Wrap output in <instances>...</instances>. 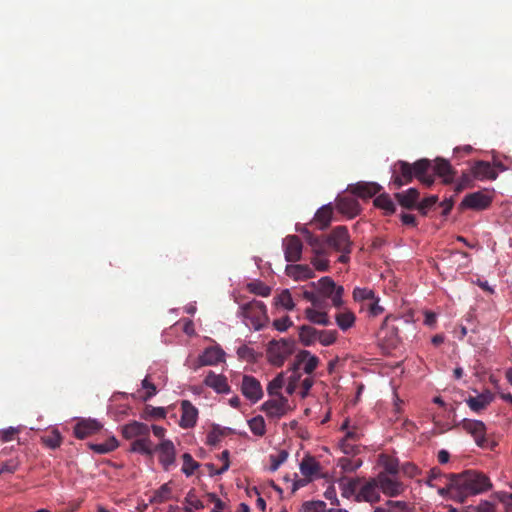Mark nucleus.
<instances>
[{
    "mask_svg": "<svg viewBox=\"0 0 512 512\" xmlns=\"http://www.w3.org/2000/svg\"><path fill=\"white\" fill-rule=\"evenodd\" d=\"M131 452L140 453L143 455H152L154 452L153 444L149 436L138 438L131 443Z\"/></svg>",
    "mask_w": 512,
    "mask_h": 512,
    "instance_id": "nucleus-34",
    "label": "nucleus"
},
{
    "mask_svg": "<svg viewBox=\"0 0 512 512\" xmlns=\"http://www.w3.org/2000/svg\"><path fill=\"white\" fill-rule=\"evenodd\" d=\"M328 249L332 248L341 253H350L352 242L345 226L335 227L327 236Z\"/></svg>",
    "mask_w": 512,
    "mask_h": 512,
    "instance_id": "nucleus-8",
    "label": "nucleus"
},
{
    "mask_svg": "<svg viewBox=\"0 0 512 512\" xmlns=\"http://www.w3.org/2000/svg\"><path fill=\"white\" fill-rule=\"evenodd\" d=\"M402 472L404 475L414 478L420 473V470L415 464L407 462L402 466Z\"/></svg>",
    "mask_w": 512,
    "mask_h": 512,
    "instance_id": "nucleus-63",
    "label": "nucleus"
},
{
    "mask_svg": "<svg viewBox=\"0 0 512 512\" xmlns=\"http://www.w3.org/2000/svg\"><path fill=\"white\" fill-rule=\"evenodd\" d=\"M282 247L285 260L289 263H296L302 258L303 244L296 235H288L283 239Z\"/></svg>",
    "mask_w": 512,
    "mask_h": 512,
    "instance_id": "nucleus-9",
    "label": "nucleus"
},
{
    "mask_svg": "<svg viewBox=\"0 0 512 512\" xmlns=\"http://www.w3.org/2000/svg\"><path fill=\"white\" fill-rule=\"evenodd\" d=\"M385 508L387 512H405L406 503L402 501L389 500L387 501Z\"/></svg>",
    "mask_w": 512,
    "mask_h": 512,
    "instance_id": "nucleus-62",
    "label": "nucleus"
},
{
    "mask_svg": "<svg viewBox=\"0 0 512 512\" xmlns=\"http://www.w3.org/2000/svg\"><path fill=\"white\" fill-rule=\"evenodd\" d=\"M336 330H319L318 342L323 346H330L337 340Z\"/></svg>",
    "mask_w": 512,
    "mask_h": 512,
    "instance_id": "nucleus-48",
    "label": "nucleus"
},
{
    "mask_svg": "<svg viewBox=\"0 0 512 512\" xmlns=\"http://www.w3.org/2000/svg\"><path fill=\"white\" fill-rule=\"evenodd\" d=\"M492 401V396L489 392L479 394L475 397H469L466 400L467 405L474 412H480L484 408H486L490 402Z\"/></svg>",
    "mask_w": 512,
    "mask_h": 512,
    "instance_id": "nucleus-33",
    "label": "nucleus"
},
{
    "mask_svg": "<svg viewBox=\"0 0 512 512\" xmlns=\"http://www.w3.org/2000/svg\"><path fill=\"white\" fill-rule=\"evenodd\" d=\"M20 464H21V461L18 459V457H15V458L5 461L1 466L0 475L4 474V473H9V474L15 473L18 470Z\"/></svg>",
    "mask_w": 512,
    "mask_h": 512,
    "instance_id": "nucleus-53",
    "label": "nucleus"
},
{
    "mask_svg": "<svg viewBox=\"0 0 512 512\" xmlns=\"http://www.w3.org/2000/svg\"><path fill=\"white\" fill-rule=\"evenodd\" d=\"M303 512H326V503L321 500L306 501L303 503Z\"/></svg>",
    "mask_w": 512,
    "mask_h": 512,
    "instance_id": "nucleus-50",
    "label": "nucleus"
},
{
    "mask_svg": "<svg viewBox=\"0 0 512 512\" xmlns=\"http://www.w3.org/2000/svg\"><path fill=\"white\" fill-rule=\"evenodd\" d=\"M284 386V375L282 373L278 374L269 384L267 387L268 394L270 396H277L279 397L282 395L280 393V390Z\"/></svg>",
    "mask_w": 512,
    "mask_h": 512,
    "instance_id": "nucleus-47",
    "label": "nucleus"
},
{
    "mask_svg": "<svg viewBox=\"0 0 512 512\" xmlns=\"http://www.w3.org/2000/svg\"><path fill=\"white\" fill-rule=\"evenodd\" d=\"M154 451L159 453V461L165 470H168L175 462V447L172 441L163 440Z\"/></svg>",
    "mask_w": 512,
    "mask_h": 512,
    "instance_id": "nucleus-19",
    "label": "nucleus"
},
{
    "mask_svg": "<svg viewBox=\"0 0 512 512\" xmlns=\"http://www.w3.org/2000/svg\"><path fill=\"white\" fill-rule=\"evenodd\" d=\"M319 364V358L312 355L308 350H301L295 357L292 365V372L299 374L298 370L303 369L306 374H311L315 371Z\"/></svg>",
    "mask_w": 512,
    "mask_h": 512,
    "instance_id": "nucleus-12",
    "label": "nucleus"
},
{
    "mask_svg": "<svg viewBox=\"0 0 512 512\" xmlns=\"http://www.w3.org/2000/svg\"><path fill=\"white\" fill-rule=\"evenodd\" d=\"M449 473L446 474L441 471L438 467H433L428 472V477L425 483L430 487H435L437 490L439 487L447 485Z\"/></svg>",
    "mask_w": 512,
    "mask_h": 512,
    "instance_id": "nucleus-31",
    "label": "nucleus"
},
{
    "mask_svg": "<svg viewBox=\"0 0 512 512\" xmlns=\"http://www.w3.org/2000/svg\"><path fill=\"white\" fill-rule=\"evenodd\" d=\"M88 446L93 452L97 454H107L118 448L119 442L114 436H111L103 443H89Z\"/></svg>",
    "mask_w": 512,
    "mask_h": 512,
    "instance_id": "nucleus-37",
    "label": "nucleus"
},
{
    "mask_svg": "<svg viewBox=\"0 0 512 512\" xmlns=\"http://www.w3.org/2000/svg\"><path fill=\"white\" fill-rule=\"evenodd\" d=\"M333 216V208L331 204L322 206L317 210L313 220L309 223L318 230H325L331 223Z\"/></svg>",
    "mask_w": 512,
    "mask_h": 512,
    "instance_id": "nucleus-21",
    "label": "nucleus"
},
{
    "mask_svg": "<svg viewBox=\"0 0 512 512\" xmlns=\"http://www.w3.org/2000/svg\"><path fill=\"white\" fill-rule=\"evenodd\" d=\"M349 189L355 196L371 198L381 190V186L374 182H358L355 185H351Z\"/></svg>",
    "mask_w": 512,
    "mask_h": 512,
    "instance_id": "nucleus-27",
    "label": "nucleus"
},
{
    "mask_svg": "<svg viewBox=\"0 0 512 512\" xmlns=\"http://www.w3.org/2000/svg\"><path fill=\"white\" fill-rule=\"evenodd\" d=\"M103 425L96 419H81L74 426V436L78 439H85L98 433Z\"/></svg>",
    "mask_w": 512,
    "mask_h": 512,
    "instance_id": "nucleus-15",
    "label": "nucleus"
},
{
    "mask_svg": "<svg viewBox=\"0 0 512 512\" xmlns=\"http://www.w3.org/2000/svg\"><path fill=\"white\" fill-rule=\"evenodd\" d=\"M166 410L163 407H154L151 405H146L141 413V418L148 419H161L165 418Z\"/></svg>",
    "mask_w": 512,
    "mask_h": 512,
    "instance_id": "nucleus-42",
    "label": "nucleus"
},
{
    "mask_svg": "<svg viewBox=\"0 0 512 512\" xmlns=\"http://www.w3.org/2000/svg\"><path fill=\"white\" fill-rule=\"evenodd\" d=\"M296 231L304 236L305 241L311 246L315 255H325L328 250L327 237L314 235L306 225L296 226Z\"/></svg>",
    "mask_w": 512,
    "mask_h": 512,
    "instance_id": "nucleus-11",
    "label": "nucleus"
},
{
    "mask_svg": "<svg viewBox=\"0 0 512 512\" xmlns=\"http://www.w3.org/2000/svg\"><path fill=\"white\" fill-rule=\"evenodd\" d=\"M299 340L304 346H311L318 341L319 330L311 325L298 328Z\"/></svg>",
    "mask_w": 512,
    "mask_h": 512,
    "instance_id": "nucleus-30",
    "label": "nucleus"
},
{
    "mask_svg": "<svg viewBox=\"0 0 512 512\" xmlns=\"http://www.w3.org/2000/svg\"><path fill=\"white\" fill-rule=\"evenodd\" d=\"M395 199L406 209L417 208L420 193L416 188H409L404 192L395 193Z\"/></svg>",
    "mask_w": 512,
    "mask_h": 512,
    "instance_id": "nucleus-29",
    "label": "nucleus"
},
{
    "mask_svg": "<svg viewBox=\"0 0 512 512\" xmlns=\"http://www.w3.org/2000/svg\"><path fill=\"white\" fill-rule=\"evenodd\" d=\"M491 488L492 483L487 475L477 470H465L461 473H449L447 485L439 487L438 494L445 499L463 503L468 497Z\"/></svg>",
    "mask_w": 512,
    "mask_h": 512,
    "instance_id": "nucleus-1",
    "label": "nucleus"
},
{
    "mask_svg": "<svg viewBox=\"0 0 512 512\" xmlns=\"http://www.w3.org/2000/svg\"><path fill=\"white\" fill-rule=\"evenodd\" d=\"M472 178L473 176L471 173H462L461 177L455 185V192L459 193L465 188L470 187L472 185Z\"/></svg>",
    "mask_w": 512,
    "mask_h": 512,
    "instance_id": "nucleus-55",
    "label": "nucleus"
},
{
    "mask_svg": "<svg viewBox=\"0 0 512 512\" xmlns=\"http://www.w3.org/2000/svg\"><path fill=\"white\" fill-rule=\"evenodd\" d=\"M431 169L434 172V174H432L433 177L435 175L441 177L443 179L444 184H450L454 181L456 171L453 169V167L447 160L442 159V158H437L435 160L434 166L431 165L430 170Z\"/></svg>",
    "mask_w": 512,
    "mask_h": 512,
    "instance_id": "nucleus-20",
    "label": "nucleus"
},
{
    "mask_svg": "<svg viewBox=\"0 0 512 512\" xmlns=\"http://www.w3.org/2000/svg\"><path fill=\"white\" fill-rule=\"evenodd\" d=\"M374 297H376L374 291L369 288L356 287L353 290V298L357 302L369 303L374 300Z\"/></svg>",
    "mask_w": 512,
    "mask_h": 512,
    "instance_id": "nucleus-45",
    "label": "nucleus"
},
{
    "mask_svg": "<svg viewBox=\"0 0 512 512\" xmlns=\"http://www.w3.org/2000/svg\"><path fill=\"white\" fill-rule=\"evenodd\" d=\"M142 388L146 390L145 395L143 396L144 401L149 400L151 397L156 395L157 389L156 386L149 381L148 377L142 380Z\"/></svg>",
    "mask_w": 512,
    "mask_h": 512,
    "instance_id": "nucleus-59",
    "label": "nucleus"
},
{
    "mask_svg": "<svg viewBox=\"0 0 512 512\" xmlns=\"http://www.w3.org/2000/svg\"><path fill=\"white\" fill-rule=\"evenodd\" d=\"M248 426L255 436L262 437L266 433V423L261 415H257L248 420Z\"/></svg>",
    "mask_w": 512,
    "mask_h": 512,
    "instance_id": "nucleus-40",
    "label": "nucleus"
},
{
    "mask_svg": "<svg viewBox=\"0 0 512 512\" xmlns=\"http://www.w3.org/2000/svg\"><path fill=\"white\" fill-rule=\"evenodd\" d=\"M377 480L380 490L385 495L394 497L400 495L404 491V485L401 482L389 477L385 473H380Z\"/></svg>",
    "mask_w": 512,
    "mask_h": 512,
    "instance_id": "nucleus-16",
    "label": "nucleus"
},
{
    "mask_svg": "<svg viewBox=\"0 0 512 512\" xmlns=\"http://www.w3.org/2000/svg\"><path fill=\"white\" fill-rule=\"evenodd\" d=\"M41 442L51 449H56L60 447L62 443V437L59 431L54 429L48 434L43 435L41 437Z\"/></svg>",
    "mask_w": 512,
    "mask_h": 512,
    "instance_id": "nucleus-41",
    "label": "nucleus"
},
{
    "mask_svg": "<svg viewBox=\"0 0 512 512\" xmlns=\"http://www.w3.org/2000/svg\"><path fill=\"white\" fill-rule=\"evenodd\" d=\"M224 360V352L219 347H209L199 356L200 366L216 365Z\"/></svg>",
    "mask_w": 512,
    "mask_h": 512,
    "instance_id": "nucleus-28",
    "label": "nucleus"
},
{
    "mask_svg": "<svg viewBox=\"0 0 512 512\" xmlns=\"http://www.w3.org/2000/svg\"><path fill=\"white\" fill-rule=\"evenodd\" d=\"M320 470V465L312 456H306L300 463V471L304 477H312Z\"/></svg>",
    "mask_w": 512,
    "mask_h": 512,
    "instance_id": "nucleus-35",
    "label": "nucleus"
},
{
    "mask_svg": "<svg viewBox=\"0 0 512 512\" xmlns=\"http://www.w3.org/2000/svg\"><path fill=\"white\" fill-rule=\"evenodd\" d=\"M360 479H342L339 482V486L342 491V496L345 498H350L354 496L356 498V494L359 491Z\"/></svg>",
    "mask_w": 512,
    "mask_h": 512,
    "instance_id": "nucleus-36",
    "label": "nucleus"
},
{
    "mask_svg": "<svg viewBox=\"0 0 512 512\" xmlns=\"http://www.w3.org/2000/svg\"><path fill=\"white\" fill-rule=\"evenodd\" d=\"M204 384L220 394H225L230 391L227 378L221 374H215L213 371L208 372L204 379Z\"/></svg>",
    "mask_w": 512,
    "mask_h": 512,
    "instance_id": "nucleus-23",
    "label": "nucleus"
},
{
    "mask_svg": "<svg viewBox=\"0 0 512 512\" xmlns=\"http://www.w3.org/2000/svg\"><path fill=\"white\" fill-rule=\"evenodd\" d=\"M473 178L484 180H495L498 176L497 172L489 162L477 161L471 168Z\"/></svg>",
    "mask_w": 512,
    "mask_h": 512,
    "instance_id": "nucleus-26",
    "label": "nucleus"
},
{
    "mask_svg": "<svg viewBox=\"0 0 512 512\" xmlns=\"http://www.w3.org/2000/svg\"><path fill=\"white\" fill-rule=\"evenodd\" d=\"M374 205L385 211L387 215H391L395 212L396 206L390 196L386 193L380 194L374 199Z\"/></svg>",
    "mask_w": 512,
    "mask_h": 512,
    "instance_id": "nucleus-39",
    "label": "nucleus"
},
{
    "mask_svg": "<svg viewBox=\"0 0 512 512\" xmlns=\"http://www.w3.org/2000/svg\"><path fill=\"white\" fill-rule=\"evenodd\" d=\"M365 307H367L369 314L373 317H376L384 312V308L379 305V298L377 297H374V300L366 303Z\"/></svg>",
    "mask_w": 512,
    "mask_h": 512,
    "instance_id": "nucleus-57",
    "label": "nucleus"
},
{
    "mask_svg": "<svg viewBox=\"0 0 512 512\" xmlns=\"http://www.w3.org/2000/svg\"><path fill=\"white\" fill-rule=\"evenodd\" d=\"M431 161L422 158L410 164L404 160H398L392 168V176L390 188L398 190L402 186L407 185L417 178L422 184L430 187L434 183L433 175H429Z\"/></svg>",
    "mask_w": 512,
    "mask_h": 512,
    "instance_id": "nucleus-2",
    "label": "nucleus"
},
{
    "mask_svg": "<svg viewBox=\"0 0 512 512\" xmlns=\"http://www.w3.org/2000/svg\"><path fill=\"white\" fill-rule=\"evenodd\" d=\"M462 428L474 438L477 446L493 449L495 444L493 441L486 438V426L482 421L464 419L462 421Z\"/></svg>",
    "mask_w": 512,
    "mask_h": 512,
    "instance_id": "nucleus-7",
    "label": "nucleus"
},
{
    "mask_svg": "<svg viewBox=\"0 0 512 512\" xmlns=\"http://www.w3.org/2000/svg\"><path fill=\"white\" fill-rule=\"evenodd\" d=\"M237 355L239 358L246 360L248 362L255 360V352L252 348L248 347L247 345H241L237 349Z\"/></svg>",
    "mask_w": 512,
    "mask_h": 512,
    "instance_id": "nucleus-56",
    "label": "nucleus"
},
{
    "mask_svg": "<svg viewBox=\"0 0 512 512\" xmlns=\"http://www.w3.org/2000/svg\"><path fill=\"white\" fill-rule=\"evenodd\" d=\"M172 489L169 486V484H163L160 486L159 489H157L151 499V502L153 503H164L165 501L169 500L171 497Z\"/></svg>",
    "mask_w": 512,
    "mask_h": 512,
    "instance_id": "nucleus-44",
    "label": "nucleus"
},
{
    "mask_svg": "<svg viewBox=\"0 0 512 512\" xmlns=\"http://www.w3.org/2000/svg\"><path fill=\"white\" fill-rule=\"evenodd\" d=\"M293 322L289 318V316H284L280 319H276L273 321V326L276 330L283 332L286 331L289 327H291Z\"/></svg>",
    "mask_w": 512,
    "mask_h": 512,
    "instance_id": "nucleus-61",
    "label": "nucleus"
},
{
    "mask_svg": "<svg viewBox=\"0 0 512 512\" xmlns=\"http://www.w3.org/2000/svg\"><path fill=\"white\" fill-rule=\"evenodd\" d=\"M244 318L250 320L255 330H260L268 320L266 306L262 301L252 300L241 306Z\"/></svg>",
    "mask_w": 512,
    "mask_h": 512,
    "instance_id": "nucleus-5",
    "label": "nucleus"
},
{
    "mask_svg": "<svg viewBox=\"0 0 512 512\" xmlns=\"http://www.w3.org/2000/svg\"><path fill=\"white\" fill-rule=\"evenodd\" d=\"M323 255H316L312 258L311 263L316 270L324 272L329 268V260L322 257Z\"/></svg>",
    "mask_w": 512,
    "mask_h": 512,
    "instance_id": "nucleus-60",
    "label": "nucleus"
},
{
    "mask_svg": "<svg viewBox=\"0 0 512 512\" xmlns=\"http://www.w3.org/2000/svg\"><path fill=\"white\" fill-rule=\"evenodd\" d=\"M491 197L482 193L474 192L466 195L461 202V206L464 208H470L474 210L486 209L491 204Z\"/></svg>",
    "mask_w": 512,
    "mask_h": 512,
    "instance_id": "nucleus-17",
    "label": "nucleus"
},
{
    "mask_svg": "<svg viewBox=\"0 0 512 512\" xmlns=\"http://www.w3.org/2000/svg\"><path fill=\"white\" fill-rule=\"evenodd\" d=\"M295 341L293 339L282 338L272 340L268 344V360L274 366H282L284 361L294 352Z\"/></svg>",
    "mask_w": 512,
    "mask_h": 512,
    "instance_id": "nucleus-4",
    "label": "nucleus"
},
{
    "mask_svg": "<svg viewBox=\"0 0 512 512\" xmlns=\"http://www.w3.org/2000/svg\"><path fill=\"white\" fill-rule=\"evenodd\" d=\"M181 411L179 425L184 429L194 427L198 419V409L189 400H183L181 402Z\"/></svg>",
    "mask_w": 512,
    "mask_h": 512,
    "instance_id": "nucleus-18",
    "label": "nucleus"
},
{
    "mask_svg": "<svg viewBox=\"0 0 512 512\" xmlns=\"http://www.w3.org/2000/svg\"><path fill=\"white\" fill-rule=\"evenodd\" d=\"M248 288L250 292L262 297H267L271 293V288L261 281L250 283Z\"/></svg>",
    "mask_w": 512,
    "mask_h": 512,
    "instance_id": "nucleus-49",
    "label": "nucleus"
},
{
    "mask_svg": "<svg viewBox=\"0 0 512 512\" xmlns=\"http://www.w3.org/2000/svg\"><path fill=\"white\" fill-rule=\"evenodd\" d=\"M261 410L265 412L269 418L280 419L286 415L289 410L288 399L280 395L275 399L267 400L261 405Z\"/></svg>",
    "mask_w": 512,
    "mask_h": 512,
    "instance_id": "nucleus-10",
    "label": "nucleus"
},
{
    "mask_svg": "<svg viewBox=\"0 0 512 512\" xmlns=\"http://www.w3.org/2000/svg\"><path fill=\"white\" fill-rule=\"evenodd\" d=\"M337 210L349 218L356 217L360 211V204L359 202L352 197H341L337 200L336 204Z\"/></svg>",
    "mask_w": 512,
    "mask_h": 512,
    "instance_id": "nucleus-25",
    "label": "nucleus"
},
{
    "mask_svg": "<svg viewBox=\"0 0 512 512\" xmlns=\"http://www.w3.org/2000/svg\"><path fill=\"white\" fill-rule=\"evenodd\" d=\"M396 318L387 316L380 327L377 338L384 354H390L400 344L398 327L394 324Z\"/></svg>",
    "mask_w": 512,
    "mask_h": 512,
    "instance_id": "nucleus-3",
    "label": "nucleus"
},
{
    "mask_svg": "<svg viewBox=\"0 0 512 512\" xmlns=\"http://www.w3.org/2000/svg\"><path fill=\"white\" fill-rule=\"evenodd\" d=\"M305 317L313 324H318L322 326H328L331 324L327 312L312 307L306 308Z\"/></svg>",
    "mask_w": 512,
    "mask_h": 512,
    "instance_id": "nucleus-32",
    "label": "nucleus"
},
{
    "mask_svg": "<svg viewBox=\"0 0 512 512\" xmlns=\"http://www.w3.org/2000/svg\"><path fill=\"white\" fill-rule=\"evenodd\" d=\"M288 458V452L286 450H281L276 455H270V470L275 472L282 463H284Z\"/></svg>",
    "mask_w": 512,
    "mask_h": 512,
    "instance_id": "nucleus-52",
    "label": "nucleus"
},
{
    "mask_svg": "<svg viewBox=\"0 0 512 512\" xmlns=\"http://www.w3.org/2000/svg\"><path fill=\"white\" fill-rule=\"evenodd\" d=\"M182 459H183L182 472L186 476L193 475L195 470L199 467V463L196 462L189 453H184L182 455Z\"/></svg>",
    "mask_w": 512,
    "mask_h": 512,
    "instance_id": "nucleus-46",
    "label": "nucleus"
},
{
    "mask_svg": "<svg viewBox=\"0 0 512 512\" xmlns=\"http://www.w3.org/2000/svg\"><path fill=\"white\" fill-rule=\"evenodd\" d=\"M122 435L127 440L136 437L142 438L150 435V428L142 422L132 421L122 427Z\"/></svg>",
    "mask_w": 512,
    "mask_h": 512,
    "instance_id": "nucleus-22",
    "label": "nucleus"
},
{
    "mask_svg": "<svg viewBox=\"0 0 512 512\" xmlns=\"http://www.w3.org/2000/svg\"><path fill=\"white\" fill-rule=\"evenodd\" d=\"M311 286L317 287V292L330 299L334 307L340 308L342 306L344 288L343 286H337L332 278L322 277L317 283L312 282Z\"/></svg>",
    "mask_w": 512,
    "mask_h": 512,
    "instance_id": "nucleus-6",
    "label": "nucleus"
},
{
    "mask_svg": "<svg viewBox=\"0 0 512 512\" xmlns=\"http://www.w3.org/2000/svg\"><path fill=\"white\" fill-rule=\"evenodd\" d=\"M185 502L189 505L188 508L191 509L194 508L196 510H201L205 507L204 503L200 499H198L192 491L188 492V494L186 495Z\"/></svg>",
    "mask_w": 512,
    "mask_h": 512,
    "instance_id": "nucleus-58",
    "label": "nucleus"
},
{
    "mask_svg": "<svg viewBox=\"0 0 512 512\" xmlns=\"http://www.w3.org/2000/svg\"><path fill=\"white\" fill-rule=\"evenodd\" d=\"M383 467L385 474L396 475L399 472L398 460L389 456L384 457Z\"/></svg>",
    "mask_w": 512,
    "mask_h": 512,
    "instance_id": "nucleus-51",
    "label": "nucleus"
},
{
    "mask_svg": "<svg viewBox=\"0 0 512 512\" xmlns=\"http://www.w3.org/2000/svg\"><path fill=\"white\" fill-rule=\"evenodd\" d=\"M380 500V487L377 479H371L359 487L356 494L357 502H369L371 504Z\"/></svg>",
    "mask_w": 512,
    "mask_h": 512,
    "instance_id": "nucleus-13",
    "label": "nucleus"
},
{
    "mask_svg": "<svg viewBox=\"0 0 512 512\" xmlns=\"http://www.w3.org/2000/svg\"><path fill=\"white\" fill-rule=\"evenodd\" d=\"M285 273L288 277L296 281L307 280L314 277V271L308 265L304 264H288L285 268Z\"/></svg>",
    "mask_w": 512,
    "mask_h": 512,
    "instance_id": "nucleus-24",
    "label": "nucleus"
},
{
    "mask_svg": "<svg viewBox=\"0 0 512 512\" xmlns=\"http://www.w3.org/2000/svg\"><path fill=\"white\" fill-rule=\"evenodd\" d=\"M242 394L251 402H258L263 396L260 382L253 376L244 375L241 385Z\"/></svg>",
    "mask_w": 512,
    "mask_h": 512,
    "instance_id": "nucleus-14",
    "label": "nucleus"
},
{
    "mask_svg": "<svg viewBox=\"0 0 512 512\" xmlns=\"http://www.w3.org/2000/svg\"><path fill=\"white\" fill-rule=\"evenodd\" d=\"M335 320H336L338 327L342 331H346L354 325L356 317L352 311L346 310V311L337 313Z\"/></svg>",
    "mask_w": 512,
    "mask_h": 512,
    "instance_id": "nucleus-38",
    "label": "nucleus"
},
{
    "mask_svg": "<svg viewBox=\"0 0 512 512\" xmlns=\"http://www.w3.org/2000/svg\"><path fill=\"white\" fill-rule=\"evenodd\" d=\"M275 304L282 306L286 310H293L295 307V303L293 301L292 295L288 289L283 290L276 298Z\"/></svg>",
    "mask_w": 512,
    "mask_h": 512,
    "instance_id": "nucleus-43",
    "label": "nucleus"
},
{
    "mask_svg": "<svg viewBox=\"0 0 512 512\" xmlns=\"http://www.w3.org/2000/svg\"><path fill=\"white\" fill-rule=\"evenodd\" d=\"M438 201V197L436 195L429 196L422 201H418L417 209L422 215H426L427 211L434 206Z\"/></svg>",
    "mask_w": 512,
    "mask_h": 512,
    "instance_id": "nucleus-54",
    "label": "nucleus"
},
{
    "mask_svg": "<svg viewBox=\"0 0 512 512\" xmlns=\"http://www.w3.org/2000/svg\"><path fill=\"white\" fill-rule=\"evenodd\" d=\"M471 509L474 512H494V505L489 501H481L477 506Z\"/></svg>",
    "mask_w": 512,
    "mask_h": 512,
    "instance_id": "nucleus-64",
    "label": "nucleus"
}]
</instances>
